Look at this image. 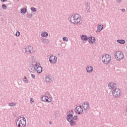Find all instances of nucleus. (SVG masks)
Segmentation results:
<instances>
[{
    "label": "nucleus",
    "mask_w": 127,
    "mask_h": 127,
    "mask_svg": "<svg viewBox=\"0 0 127 127\" xmlns=\"http://www.w3.org/2000/svg\"><path fill=\"white\" fill-rule=\"evenodd\" d=\"M9 107H15L16 106V103H11L8 104Z\"/></svg>",
    "instance_id": "b1692460"
},
{
    "label": "nucleus",
    "mask_w": 127,
    "mask_h": 127,
    "mask_svg": "<svg viewBox=\"0 0 127 127\" xmlns=\"http://www.w3.org/2000/svg\"><path fill=\"white\" fill-rule=\"evenodd\" d=\"M25 53L27 54H31L33 52V47L30 46H28L25 48Z\"/></svg>",
    "instance_id": "f8f14e48"
},
{
    "label": "nucleus",
    "mask_w": 127,
    "mask_h": 127,
    "mask_svg": "<svg viewBox=\"0 0 127 127\" xmlns=\"http://www.w3.org/2000/svg\"><path fill=\"white\" fill-rule=\"evenodd\" d=\"M86 70L87 73H92V72H93V67L92 66L88 65L86 67Z\"/></svg>",
    "instance_id": "2eb2a0df"
},
{
    "label": "nucleus",
    "mask_w": 127,
    "mask_h": 127,
    "mask_svg": "<svg viewBox=\"0 0 127 127\" xmlns=\"http://www.w3.org/2000/svg\"><path fill=\"white\" fill-rule=\"evenodd\" d=\"M16 125L18 127H25L26 126V119L24 117L19 118L17 120Z\"/></svg>",
    "instance_id": "7ed1b4c3"
},
{
    "label": "nucleus",
    "mask_w": 127,
    "mask_h": 127,
    "mask_svg": "<svg viewBox=\"0 0 127 127\" xmlns=\"http://www.w3.org/2000/svg\"><path fill=\"white\" fill-rule=\"evenodd\" d=\"M73 115L74 112L71 110L67 113V115L66 116V120L69 123L71 127L75 126V124H76L75 121H78V119L77 115L73 116Z\"/></svg>",
    "instance_id": "f257e3e1"
},
{
    "label": "nucleus",
    "mask_w": 127,
    "mask_h": 127,
    "mask_svg": "<svg viewBox=\"0 0 127 127\" xmlns=\"http://www.w3.org/2000/svg\"><path fill=\"white\" fill-rule=\"evenodd\" d=\"M104 28V25L101 24V25H98L97 26V30L96 31V32H101V30Z\"/></svg>",
    "instance_id": "dca6fc26"
},
{
    "label": "nucleus",
    "mask_w": 127,
    "mask_h": 127,
    "mask_svg": "<svg viewBox=\"0 0 127 127\" xmlns=\"http://www.w3.org/2000/svg\"><path fill=\"white\" fill-rule=\"evenodd\" d=\"M63 41L67 42V41H68V38H67L66 37H64L63 38Z\"/></svg>",
    "instance_id": "a878e982"
},
{
    "label": "nucleus",
    "mask_w": 127,
    "mask_h": 127,
    "mask_svg": "<svg viewBox=\"0 0 127 127\" xmlns=\"http://www.w3.org/2000/svg\"><path fill=\"white\" fill-rule=\"evenodd\" d=\"M22 81L24 82V83H25L26 84H27L28 83L29 81L27 78L24 77L22 79Z\"/></svg>",
    "instance_id": "5701e85b"
},
{
    "label": "nucleus",
    "mask_w": 127,
    "mask_h": 127,
    "mask_svg": "<svg viewBox=\"0 0 127 127\" xmlns=\"http://www.w3.org/2000/svg\"><path fill=\"white\" fill-rule=\"evenodd\" d=\"M36 71H37V73L40 74V73H41V72H42V67H41V66H38L36 68Z\"/></svg>",
    "instance_id": "6ab92c4d"
},
{
    "label": "nucleus",
    "mask_w": 127,
    "mask_h": 127,
    "mask_svg": "<svg viewBox=\"0 0 127 127\" xmlns=\"http://www.w3.org/2000/svg\"><path fill=\"white\" fill-rule=\"evenodd\" d=\"M45 81L47 84H50L52 82V76L50 74H47L45 76Z\"/></svg>",
    "instance_id": "9d476101"
},
{
    "label": "nucleus",
    "mask_w": 127,
    "mask_h": 127,
    "mask_svg": "<svg viewBox=\"0 0 127 127\" xmlns=\"http://www.w3.org/2000/svg\"><path fill=\"white\" fill-rule=\"evenodd\" d=\"M43 43H47V39H43L42 40Z\"/></svg>",
    "instance_id": "c85d7f7f"
},
{
    "label": "nucleus",
    "mask_w": 127,
    "mask_h": 127,
    "mask_svg": "<svg viewBox=\"0 0 127 127\" xmlns=\"http://www.w3.org/2000/svg\"><path fill=\"white\" fill-rule=\"evenodd\" d=\"M115 57L117 61H121L124 59V53L121 51H117L115 54Z\"/></svg>",
    "instance_id": "423d86ee"
},
{
    "label": "nucleus",
    "mask_w": 127,
    "mask_h": 127,
    "mask_svg": "<svg viewBox=\"0 0 127 127\" xmlns=\"http://www.w3.org/2000/svg\"><path fill=\"white\" fill-rule=\"evenodd\" d=\"M19 35H20V32H19V31H17L15 33V36L18 37L19 36Z\"/></svg>",
    "instance_id": "cd10ccee"
},
{
    "label": "nucleus",
    "mask_w": 127,
    "mask_h": 127,
    "mask_svg": "<svg viewBox=\"0 0 127 127\" xmlns=\"http://www.w3.org/2000/svg\"><path fill=\"white\" fill-rule=\"evenodd\" d=\"M31 10H32L33 12H36L37 11V9H36V8L33 7L31 8Z\"/></svg>",
    "instance_id": "393cba45"
},
{
    "label": "nucleus",
    "mask_w": 127,
    "mask_h": 127,
    "mask_svg": "<svg viewBox=\"0 0 127 127\" xmlns=\"http://www.w3.org/2000/svg\"><path fill=\"white\" fill-rule=\"evenodd\" d=\"M112 95L114 98H120L121 97V94H122V91L119 88H116L114 90L112 91Z\"/></svg>",
    "instance_id": "39448f33"
},
{
    "label": "nucleus",
    "mask_w": 127,
    "mask_h": 127,
    "mask_svg": "<svg viewBox=\"0 0 127 127\" xmlns=\"http://www.w3.org/2000/svg\"><path fill=\"white\" fill-rule=\"evenodd\" d=\"M27 12V9H26V8H22L20 9V12L22 14H24L26 13Z\"/></svg>",
    "instance_id": "f3484780"
},
{
    "label": "nucleus",
    "mask_w": 127,
    "mask_h": 127,
    "mask_svg": "<svg viewBox=\"0 0 127 127\" xmlns=\"http://www.w3.org/2000/svg\"><path fill=\"white\" fill-rule=\"evenodd\" d=\"M122 0H116V2L117 3H120L122 2Z\"/></svg>",
    "instance_id": "2f4dec72"
},
{
    "label": "nucleus",
    "mask_w": 127,
    "mask_h": 127,
    "mask_svg": "<svg viewBox=\"0 0 127 127\" xmlns=\"http://www.w3.org/2000/svg\"><path fill=\"white\" fill-rule=\"evenodd\" d=\"M87 40L90 44H94V42H96V39L94 37H89L88 38Z\"/></svg>",
    "instance_id": "4468645a"
},
{
    "label": "nucleus",
    "mask_w": 127,
    "mask_h": 127,
    "mask_svg": "<svg viewBox=\"0 0 127 127\" xmlns=\"http://www.w3.org/2000/svg\"><path fill=\"white\" fill-rule=\"evenodd\" d=\"M30 102H31V103H33V102H34V101H33V100H32V98H30Z\"/></svg>",
    "instance_id": "f704fd0d"
},
{
    "label": "nucleus",
    "mask_w": 127,
    "mask_h": 127,
    "mask_svg": "<svg viewBox=\"0 0 127 127\" xmlns=\"http://www.w3.org/2000/svg\"><path fill=\"white\" fill-rule=\"evenodd\" d=\"M108 88L110 90L114 91L116 90L118 87H117V83H115L114 81H111L108 83Z\"/></svg>",
    "instance_id": "0eeeda50"
},
{
    "label": "nucleus",
    "mask_w": 127,
    "mask_h": 127,
    "mask_svg": "<svg viewBox=\"0 0 127 127\" xmlns=\"http://www.w3.org/2000/svg\"><path fill=\"white\" fill-rule=\"evenodd\" d=\"M0 16H1V13H0Z\"/></svg>",
    "instance_id": "58836bf2"
},
{
    "label": "nucleus",
    "mask_w": 127,
    "mask_h": 127,
    "mask_svg": "<svg viewBox=\"0 0 127 127\" xmlns=\"http://www.w3.org/2000/svg\"><path fill=\"white\" fill-rule=\"evenodd\" d=\"M31 76L32 77V78L33 79H35V75L33 74H31Z\"/></svg>",
    "instance_id": "7c9ffc66"
},
{
    "label": "nucleus",
    "mask_w": 127,
    "mask_h": 127,
    "mask_svg": "<svg viewBox=\"0 0 127 127\" xmlns=\"http://www.w3.org/2000/svg\"><path fill=\"white\" fill-rule=\"evenodd\" d=\"M75 112L76 113V114H77V115H82V114H83V108H82V106H77L75 108Z\"/></svg>",
    "instance_id": "9b49d317"
},
{
    "label": "nucleus",
    "mask_w": 127,
    "mask_h": 127,
    "mask_svg": "<svg viewBox=\"0 0 127 127\" xmlns=\"http://www.w3.org/2000/svg\"><path fill=\"white\" fill-rule=\"evenodd\" d=\"M16 1H19V0H16Z\"/></svg>",
    "instance_id": "ea45409f"
},
{
    "label": "nucleus",
    "mask_w": 127,
    "mask_h": 127,
    "mask_svg": "<svg viewBox=\"0 0 127 127\" xmlns=\"http://www.w3.org/2000/svg\"><path fill=\"white\" fill-rule=\"evenodd\" d=\"M2 8H3V9H6V8H7V6H6L4 4H2Z\"/></svg>",
    "instance_id": "bb28decb"
},
{
    "label": "nucleus",
    "mask_w": 127,
    "mask_h": 127,
    "mask_svg": "<svg viewBox=\"0 0 127 127\" xmlns=\"http://www.w3.org/2000/svg\"><path fill=\"white\" fill-rule=\"evenodd\" d=\"M49 124H50V125H52V122L51 121H50Z\"/></svg>",
    "instance_id": "4c0bfd02"
},
{
    "label": "nucleus",
    "mask_w": 127,
    "mask_h": 127,
    "mask_svg": "<svg viewBox=\"0 0 127 127\" xmlns=\"http://www.w3.org/2000/svg\"><path fill=\"white\" fill-rule=\"evenodd\" d=\"M31 70L33 72H35V71H36V67L34 64H32L31 66Z\"/></svg>",
    "instance_id": "4be33fe9"
},
{
    "label": "nucleus",
    "mask_w": 127,
    "mask_h": 127,
    "mask_svg": "<svg viewBox=\"0 0 127 127\" xmlns=\"http://www.w3.org/2000/svg\"><path fill=\"white\" fill-rule=\"evenodd\" d=\"M1 1H3V2L6 1V0H1Z\"/></svg>",
    "instance_id": "e433bc0d"
},
{
    "label": "nucleus",
    "mask_w": 127,
    "mask_h": 127,
    "mask_svg": "<svg viewBox=\"0 0 127 127\" xmlns=\"http://www.w3.org/2000/svg\"><path fill=\"white\" fill-rule=\"evenodd\" d=\"M49 61L52 64H55L57 62V57L55 56H51L49 58Z\"/></svg>",
    "instance_id": "ddd939ff"
},
{
    "label": "nucleus",
    "mask_w": 127,
    "mask_h": 127,
    "mask_svg": "<svg viewBox=\"0 0 127 127\" xmlns=\"http://www.w3.org/2000/svg\"><path fill=\"white\" fill-rule=\"evenodd\" d=\"M59 114V112H57L55 113V116L56 117V118H57V117H58V115Z\"/></svg>",
    "instance_id": "c756f323"
},
{
    "label": "nucleus",
    "mask_w": 127,
    "mask_h": 127,
    "mask_svg": "<svg viewBox=\"0 0 127 127\" xmlns=\"http://www.w3.org/2000/svg\"><path fill=\"white\" fill-rule=\"evenodd\" d=\"M42 37H47L48 36V33L47 32H43L41 34Z\"/></svg>",
    "instance_id": "aec40b11"
},
{
    "label": "nucleus",
    "mask_w": 127,
    "mask_h": 127,
    "mask_svg": "<svg viewBox=\"0 0 127 127\" xmlns=\"http://www.w3.org/2000/svg\"><path fill=\"white\" fill-rule=\"evenodd\" d=\"M81 108L83 109L85 112H88L90 110V104L88 102H84L82 104Z\"/></svg>",
    "instance_id": "1a4fd4ad"
},
{
    "label": "nucleus",
    "mask_w": 127,
    "mask_h": 127,
    "mask_svg": "<svg viewBox=\"0 0 127 127\" xmlns=\"http://www.w3.org/2000/svg\"><path fill=\"white\" fill-rule=\"evenodd\" d=\"M28 16H30V17H32V14H28Z\"/></svg>",
    "instance_id": "c9c22d12"
},
{
    "label": "nucleus",
    "mask_w": 127,
    "mask_h": 127,
    "mask_svg": "<svg viewBox=\"0 0 127 127\" xmlns=\"http://www.w3.org/2000/svg\"><path fill=\"white\" fill-rule=\"evenodd\" d=\"M70 22L73 24L81 23V16L78 14H73L70 18Z\"/></svg>",
    "instance_id": "f03ea898"
},
{
    "label": "nucleus",
    "mask_w": 127,
    "mask_h": 127,
    "mask_svg": "<svg viewBox=\"0 0 127 127\" xmlns=\"http://www.w3.org/2000/svg\"><path fill=\"white\" fill-rule=\"evenodd\" d=\"M102 61L104 64H109V63H111V61H112V58L109 55L106 54L102 56Z\"/></svg>",
    "instance_id": "20e7f679"
},
{
    "label": "nucleus",
    "mask_w": 127,
    "mask_h": 127,
    "mask_svg": "<svg viewBox=\"0 0 127 127\" xmlns=\"http://www.w3.org/2000/svg\"><path fill=\"white\" fill-rule=\"evenodd\" d=\"M34 65H35V67H36V68H37V66H38V64H37V63H36L35 64H34Z\"/></svg>",
    "instance_id": "473e14b6"
},
{
    "label": "nucleus",
    "mask_w": 127,
    "mask_h": 127,
    "mask_svg": "<svg viewBox=\"0 0 127 127\" xmlns=\"http://www.w3.org/2000/svg\"><path fill=\"white\" fill-rule=\"evenodd\" d=\"M117 42L120 44H125V43H126L125 40H117Z\"/></svg>",
    "instance_id": "412c9836"
},
{
    "label": "nucleus",
    "mask_w": 127,
    "mask_h": 127,
    "mask_svg": "<svg viewBox=\"0 0 127 127\" xmlns=\"http://www.w3.org/2000/svg\"><path fill=\"white\" fill-rule=\"evenodd\" d=\"M81 39L82 40H83V41H87V40H88V36L83 35L81 36Z\"/></svg>",
    "instance_id": "a211bd4d"
},
{
    "label": "nucleus",
    "mask_w": 127,
    "mask_h": 127,
    "mask_svg": "<svg viewBox=\"0 0 127 127\" xmlns=\"http://www.w3.org/2000/svg\"><path fill=\"white\" fill-rule=\"evenodd\" d=\"M42 101L46 103H50L52 101V97L51 96L43 95L42 97Z\"/></svg>",
    "instance_id": "6e6552de"
},
{
    "label": "nucleus",
    "mask_w": 127,
    "mask_h": 127,
    "mask_svg": "<svg viewBox=\"0 0 127 127\" xmlns=\"http://www.w3.org/2000/svg\"><path fill=\"white\" fill-rule=\"evenodd\" d=\"M125 11H126V9H125V8L122 9V12H125Z\"/></svg>",
    "instance_id": "72a5a7b5"
}]
</instances>
